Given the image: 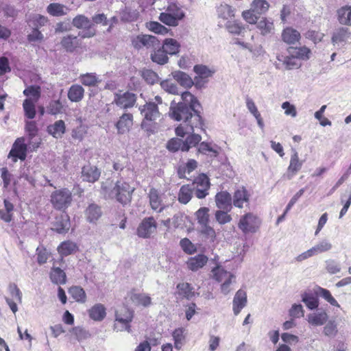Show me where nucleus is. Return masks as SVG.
<instances>
[{"mask_svg": "<svg viewBox=\"0 0 351 351\" xmlns=\"http://www.w3.org/2000/svg\"><path fill=\"white\" fill-rule=\"evenodd\" d=\"M182 99L185 103L179 102L171 106L169 110V115L173 119L183 121L175 128L176 136L184 138L195 128L205 131L204 120L200 111L197 108V106L200 107L197 98L190 92L186 91L182 94Z\"/></svg>", "mask_w": 351, "mask_h": 351, "instance_id": "1", "label": "nucleus"}, {"mask_svg": "<svg viewBox=\"0 0 351 351\" xmlns=\"http://www.w3.org/2000/svg\"><path fill=\"white\" fill-rule=\"evenodd\" d=\"M139 110L142 116H143V119L141 124V128L146 131L149 135L156 132L158 130V124L156 120L160 117V112L157 104L155 102H147L145 104L140 106Z\"/></svg>", "mask_w": 351, "mask_h": 351, "instance_id": "2", "label": "nucleus"}, {"mask_svg": "<svg viewBox=\"0 0 351 351\" xmlns=\"http://www.w3.org/2000/svg\"><path fill=\"white\" fill-rule=\"evenodd\" d=\"M261 223L262 221L256 214L249 212L240 217L237 226L243 234H252L259 230Z\"/></svg>", "mask_w": 351, "mask_h": 351, "instance_id": "3", "label": "nucleus"}, {"mask_svg": "<svg viewBox=\"0 0 351 351\" xmlns=\"http://www.w3.org/2000/svg\"><path fill=\"white\" fill-rule=\"evenodd\" d=\"M134 317V311L123 306L116 311L114 330L117 331H128L130 332L131 322Z\"/></svg>", "mask_w": 351, "mask_h": 351, "instance_id": "4", "label": "nucleus"}, {"mask_svg": "<svg viewBox=\"0 0 351 351\" xmlns=\"http://www.w3.org/2000/svg\"><path fill=\"white\" fill-rule=\"evenodd\" d=\"M72 200V193L66 188L56 190L50 196V202L53 207L60 210L66 209L71 204Z\"/></svg>", "mask_w": 351, "mask_h": 351, "instance_id": "5", "label": "nucleus"}, {"mask_svg": "<svg viewBox=\"0 0 351 351\" xmlns=\"http://www.w3.org/2000/svg\"><path fill=\"white\" fill-rule=\"evenodd\" d=\"M211 272L215 280L222 282L221 285V292L225 295L229 293L231 290V284L235 282V276L219 265L213 268Z\"/></svg>", "mask_w": 351, "mask_h": 351, "instance_id": "6", "label": "nucleus"}, {"mask_svg": "<svg viewBox=\"0 0 351 351\" xmlns=\"http://www.w3.org/2000/svg\"><path fill=\"white\" fill-rule=\"evenodd\" d=\"M72 24L77 29H84L82 33L79 34L82 38H90L95 35V25L84 15L79 14L76 16L73 19Z\"/></svg>", "mask_w": 351, "mask_h": 351, "instance_id": "7", "label": "nucleus"}, {"mask_svg": "<svg viewBox=\"0 0 351 351\" xmlns=\"http://www.w3.org/2000/svg\"><path fill=\"white\" fill-rule=\"evenodd\" d=\"M134 189L125 182H117L113 189L117 200L122 204L131 202L132 195Z\"/></svg>", "mask_w": 351, "mask_h": 351, "instance_id": "8", "label": "nucleus"}, {"mask_svg": "<svg viewBox=\"0 0 351 351\" xmlns=\"http://www.w3.org/2000/svg\"><path fill=\"white\" fill-rule=\"evenodd\" d=\"M189 184L194 188L195 195L198 199H203L208 195L210 184L209 178L206 174H199Z\"/></svg>", "mask_w": 351, "mask_h": 351, "instance_id": "9", "label": "nucleus"}, {"mask_svg": "<svg viewBox=\"0 0 351 351\" xmlns=\"http://www.w3.org/2000/svg\"><path fill=\"white\" fill-rule=\"evenodd\" d=\"M193 71L196 74L194 77L195 85L202 87L208 82L210 77H213L215 73V69L206 65L196 64L193 67Z\"/></svg>", "mask_w": 351, "mask_h": 351, "instance_id": "10", "label": "nucleus"}, {"mask_svg": "<svg viewBox=\"0 0 351 351\" xmlns=\"http://www.w3.org/2000/svg\"><path fill=\"white\" fill-rule=\"evenodd\" d=\"M158 224L154 217H145L136 229L137 235L143 239H148L156 232Z\"/></svg>", "mask_w": 351, "mask_h": 351, "instance_id": "11", "label": "nucleus"}, {"mask_svg": "<svg viewBox=\"0 0 351 351\" xmlns=\"http://www.w3.org/2000/svg\"><path fill=\"white\" fill-rule=\"evenodd\" d=\"M132 44L135 49H140L154 48L160 45L159 40L154 36L142 34L136 36L132 40Z\"/></svg>", "mask_w": 351, "mask_h": 351, "instance_id": "12", "label": "nucleus"}, {"mask_svg": "<svg viewBox=\"0 0 351 351\" xmlns=\"http://www.w3.org/2000/svg\"><path fill=\"white\" fill-rule=\"evenodd\" d=\"M147 198L150 208L158 213L162 212L167 207V205L163 204L159 191L154 187L149 189L147 193Z\"/></svg>", "mask_w": 351, "mask_h": 351, "instance_id": "13", "label": "nucleus"}, {"mask_svg": "<svg viewBox=\"0 0 351 351\" xmlns=\"http://www.w3.org/2000/svg\"><path fill=\"white\" fill-rule=\"evenodd\" d=\"M27 145L24 138H18L14 143L8 157L13 158V161L16 162L17 159L25 160L27 156Z\"/></svg>", "mask_w": 351, "mask_h": 351, "instance_id": "14", "label": "nucleus"}, {"mask_svg": "<svg viewBox=\"0 0 351 351\" xmlns=\"http://www.w3.org/2000/svg\"><path fill=\"white\" fill-rule=\"evenodd\" d=\"M302 165L303 161L300 160L298 152L293 151L291 155L289 165L285 176L288 180L292 179L302 169Z\"/></svg>", "mask_w": 351, "mask_h": 351, "instance_id": "15", "label": "nucleus"}, {"mask_svg": "<svg viewBox=\"0 0 351 351\" xmlns=\"http://www.w3.org/2000/svg\"><path fill=\"white\" fill-rule=\"evenodd\" d=\"M70 228V219L66 213H62L56 216L52 222L51 229L58 233H66Z\"/></svg>", "mask_w": 351, "mask_h": 351, "instance_id": "16", "label": "nucleus"}, {"mask_svg": "<svg viewBox=\"0 0 351 351\" xmlns=\"http://www.w3.org/2000/svg\"><path fill=\"white\" fill-rule=\"evenodd\" d=\"M129 297L132 302L135 306L148 307L152 304V298L145 293L136 292V290H132L129 293Z\"/></svg>", "mask_w": 351, "mask_h": 351, "instance_id": "17", "label": "nucleus"}, {"mask_svg": "<svg viewBox=\"0 0 351 351\" xmlns=\"http://www.w3.org/2000/svg\"><path fill=\"white\" fill-rule=\"evenodd\" d=\"M133 125V115L131 113L122 114L115 124L117 132L119 134L128 133Z\"/></svg>", "mask_w": 351, "mask_h": 351, "instance_id": "18", "label": "nucleus"}, {"mask_svg": "<svg viewBox=\"0 0 351 351\" xmlns=\"http://www.w3.org/2000/svg\"><path fill=\"white\" fill-rule=\"evenodd\" d=\"M250 202V194L247 190L242 186L237 189L232 198V204L235 207L239 208H243L245 203L248 204Z\"/></svg>", "mask_w": 351, "mask_h": 351, "instance_id": "19", "label": "nucleus"}, {"mask_svg": "<svg viewBox=\"0 0 351 351\" xmlns=\"http://www.w3.org/2000/svg\"><path fill=\"white\" fill-rule=\"evenodd\" d=\"M216 206L218 208L230 211L232 209V197L228 191H220L215 195Z\"/></svg>", "mask_w": 351, "mask_h": 351, "instance_id": "20", "label": "nucleus"}, {"mask_svg": "<svg viewBox=\"0 0 351 351\" xmlns=\"http://www.w3.org/2000/svg\"><path fill=\"white\" fill-rule=\"evenodd\" d=\"M281 38L287 45H294L300 41L301 35L297 29L287 27L281 33Z\"/></svg>", "mask_w": 351, "mask_h": 351, "instance_id": "21", "label": "nucleus"}, {"mask_svg": "<svg viewBox=\"0 0 351 351\" xmlns=\"http://www.w3.org/2000/svg\"><path fill=\"white\" fill-rule=\"evenodd\" d=\"M136 100L135 94L126 92L122 95H116L114 101L117 106L122 108L132 107Z\"/></svg>", "mask_w": 351, "mask_h": 351, "instance_id": "22", "label": "nucleus"}, {"mask_svg": "<svg viewBox=\"0 0 351 351\" xmlns=\"http://www.w3.org/2000/svg\"><path fill=\"white\" fill-rule=\"evenodd\" d=\"M57 250L61 256L60 261H63V257L75 253L78 250V246L76 243L67 240L60 243Z\"/></svg>", "mask_w": 351, "mask_h": 351, "instance_id": "23", "label": "nucleus"}, {"mask_svg": "<svg viewBox=\"0 0 351 351\" xmlns=\"http://www.w3.org/2000/svg\"><path fill=\"white\" fill-rule=\"evenodd\" d=\"M208 261V257L202 254H199L193 257H191L186 261V265L189 269L192 271H197L205 266Z\"/></svg>", "mask_w": 351, "mask_h": 351, "instance_id": "24", "label": "nucleus"}, {"mask_svg": "<svg viewBox=\"0 0 351 351\" xmlns=\"http://www.w3.org/2000/svg\"><path fill=\"white\" fill-rule=\"evenodd\" d=\"M351 33L347 27H339L335 29L331 37V42L336 44L344 43L350 38Z\"/></svg>", "mask_w": 351, "mask_h": 351, "instance_id": "25", "label": "nucleus"}, {"mask_svg": "<svg viewBox=\"0 0 351 351\" xmlns=\"http://www.w3.org/2000/svg\"><path fill=\"white\" fill-rule=\"evenodd\" d=\"M100 176V171L96 167L87 165L83 167L82 178L83 180L89 182H95Z\"/></svg>", "mask_w": 351, "mask_h": 351, "instance_id": "26", "label": "nucleus"}, {"mask_svg": "<svg viewBox=\"0 0 351 351\" xmlns=\"http://www.w3.org/2000/svg\"><path fill=\"white\" fill-rule=\"evenodd\" d=\"M247 303V294L243 290L239 289L236 293L233 300V311L237 315L241 309L246 305Z\"/></svg>", "mask_w": 351, "mask_h": 351, "instance_id": "27", "label": "nucleus"}, {"mask_svg": "<svg viewBox=\"0 0 351 351\" xmlns=\"http://www.w3.org/2000/svg\"><path fill=\"white\" fill-rule=\"evenodd\" d=\"M194 188L192 185L184 184L182 185L178 193V200L180 204H186L190 202L193 197Z\"/></svg>", "mask_w": 351, "mask_h": 351, "instance_id": "28", "label": "nucleus"}, {"mask_svg": "<svg viewBox=\"0 0 351 351\" xmlns=\"http://www.w3.org/2000/svg\"><path fill=\"white\" fill-rule=\"evenodd\" d=\"M47 131L54 138H62L66 132L65 123L62 120L56 121L54 123L47 126Z\"/></svg>", "mask_w": 351, "mask_h": 351, "instance_id": "29", "label": "nucleus"}, {"mask_svg": "<svg viewBox=\"0 0 351 351\" xmlns=\"http://www.w3.org/2000/svg\"><path fill=\"white\" fill-rule=\"evenodd\" d=\"M62 47L68 52H73L79 45L77 36L67 35L60 42Z\"/></svg>", "mask_w": 351, "mask_h": 351, "instance_id": "30", "label": "nucleus"}, {"mask_svg": "<svg viewBox=\"0 0 351 351\" xmlns=\"http://www.w3.org/2000/svg\"><path fill=\"white\" fill-rule=\"evenodd\" d=\"M84 94V89L82 86L73 84L69 89L68 98L73 102H78L83 99Z\"/></svg>", "mask_w": 351, "mask_h": 351, "instance_id": "31", "label": "nucleus"}, {"mask_svg": "<svg viewBox=\"0 0 351 351\" xmlns=\"http://www.w3.org/2000/svg\"><path fill=\"white\" fill-rule=\"evenodd\" d=\"M337 19L344 25H351V6L345 5L337 10Z\"/></svg>", "mask_w": 351, "mask_h": 351, "instance_id": "32", "label": "nucleus"}, {"mask_svg": "<svg viewBox=\"0 0 351 351\" xmlns=\"http://www.w3.org/2000/svg\"><path fill=\"white\" fill-rule=\"evenodd\" d=\"M177 293L181 298L191 299L195 295L193 287L188 282H181L177 285Z\"/></svg>", "mask_w": 351, "mask_h": 351, "instance_id": "33", "label": "nucleus"}, {"mask_svg": "<svg viewBox=\"0 0 351 351\" xmlns=\"http://www.w3.org/2000/svg\"><path fill=\"white\" fill-rule=\"evenodd\" d=\"M50 279L51 282L56 285H63L66 283V276L65 272L59 267L53 266L50 271Z\"/></svg>", "mask_w": 351, "mask_h": 351, "instance_id": "34", "label": "nucleus"}, {"mask_svg": "<svg viewBox=\"0 0 351 351\" xmlns=\"http://www.w3.org/2000/svg\"><path fill=\"white\" fill-rule=\"evenodd\" d=\"M194 130L189 134H186L184 137L186 135L187 137L184 141V147L182 149V152H188L191 147L197 146L202 140V136L198 134L193 133Z\"/></svg>", "mask_w": 351, "mask_h": 351, "instance_id": "35", "label": "nucleus"}, {"mask_svg": "<svg viewBox=\"0 0 351 351\" xmlns=\"http://www.w3.org/2000/svg\"><path fill=\"white\" fill-rule=\"evenodd\" d=\"M85 215L90 223H94L101 216L102 212L99 206L92 204L86 208Z\"/></svg>", "mask_w": 351, "mask_h": 351, "instance_id": "36", "label": "nucleus"}, {"mask_svg": "<svg viewBox=\"0 0 351 351\" xmlns=\"http://www.w3.org/2000/svg\"><path fill=\"white\" fill-rule=\"evenodd\" d=\"M162 48L169 55L177 54L180 51V44L173 38H166L163 42Z\"/></svg>", "mask_w": 351, "mask_h": 351, "instance_id": "37", "label": "nucleus"}, {"mask_svg": "<svg viewBox=\"0 0 351 351\" xmlns=\"http://www.w3.org/2000/svg\"><path fill=\"white\" fill-rule=\"evenodd\" d=\"M217 12L219 18L227 20L234 16V9L228 4H221L217 8Z\"/></svg>", "mask_w": 351, "mask_h": 351, "instance_id": "38", "label": "nucleus"}, {"mask_svg": "<svg viewBox=\"0 0 351 351\" xmlns=\"http://www.w3.org/2000/svg\"><path fill=\"white\" fill-rule=\"evenodd\" d=\"M291 49L294 50L292 55L295 57V59L307 60L310 58L311 51L308 47L306 46H302L300 47H289L288 49L289 53H291Z\"/></svg>", "mask_w": 351, "mask_h": 351, "instance_id": "39", "label": "nucleus"}, {"mask_svg": "<svg viewBox=\"0 0 351 351\" xmlns=\"http://www.w3.org/2000/svg\"><path fill=\"white\" fill-rule=\"evenodd\" d=\"M276 58L279 62H282V64L287 70H291L298 67V64L297 63L295 57L292 54L287 56H284L282 54H278L276 56Z\"/></svg>", "mask_w": 351, "mask_h": 351, "instance_id": "40", "label": "nucleus"}, {"mask_svg": "<svg viewBox=\"0 0 351 351\" xmlns=\"http://www.w3.org/2000/svg\"><path fill=\"white\" fill-rule=\"evenodd\" d=\"M68 10L64 5L57 3H50L47 8V12L53 16L65 15Z\"/></svg>", "mask_w": 351, "mask_h": 351, "instance_id": "41", "label": "nucleus"}, {"mask_svg": "<svg viewBox=\"0 0 351 351\" xmlns=\"http://www.w3.org/2000/svg\"><path fill=\"white\" fill-rule=\"evenodd\" d=\"M328 315L326 312L312 313L308 316V322L313 326H322L326 322Z\"/></svg>", "mask_w": 351, "mask_h": 351, "instance_id": "42", "label": "nucleus"}, {"mask_svg": "<svg viewBox=\"0 0 351 351\" xmlns=\"http://www.w3.org/2000/svg\"><path fill=\"white\" fill-rule=\"evenodd\" d=\"M246 106L249 111L254 115V117L256 119L258 125L261 128H263L264 127L263 120L254 101L252 99L247 97Z\"/></svg>", "mask_w": 351, "mask_h": 351, "instance_id": "43", "label": "nucleus"}, {"mask_svg": "<svg viewBox=\"0 0 351 351\" xmlns=\"http://www.w3.org/2000/svg\"><path fill=\"white\" fill-rule=\"evenodd\" d=\"M151 59L154 62L158 64H165L168 62L169 58L165 49L159 48L151 53Z\"/></svg>", "mask_w": 351, "mask_h": 351, "instance_id": "44", "label": "nucleus"}, {"mask_svg": "<svg viewBox=\"0 0 351 351\" xmlns=\"http://www.w3.org/2000/svg\"><path fill=\"white\" fill-rule=\"evenodd\" d=\"M257 28L260 30L261 34L263 36L271 33L274 29V23L268 20L267 18H263L257 23Z\"/></svg>", "mask_w": 351, "mask_h": 351, "instance_id": "45", "label": "nucleus"}, {"mask_svg": "<svg viewBox=\"0 0 351 351\" xmlns=\"http://www.w3.org/2000/svg\"><path fill=\"white\" fill-rule=\"evenodd\" d=\"M146 27L149 31L160 35H166L171 31L169 29L156 21L147 23Z\"/></svg>", "mask_w": 351, "mask_h": 351, "instance_id": "46", "label": "nucleus"}, {"mask_svg": "<svg viewBox=\"0 0 351 351\" xmlns=\"http://www.w3.org/2000/svg\"><path fill=\"white\" fill-rule=\"evenodd\" d=\"M176 80L182 86L185 88H191L195 84V80L186 73L184 72H178L174 75Z\"/></svg>", "mask_w": 351, "mask_h": 351, "instance_id": "47", "label": "nucleus"}, {"mask_svg": "<svg viewBox=\"0 0 351 351\" xmlns=\"http://www.w3.org/2000/svg\"><path fill=\"white\" fill-rule=\"evenodd\" d=\"M227 31L234 35H240L245 30V27L237 21H230L226 24Z\"/></svg>", "mask_w": 351, "mask_h": 351, "instance_id": "48", "label": "nucleus"}, {"mask_svg": "<svg viewBox=\"0 0 351 351\" xmlns=\"http://www.w3.org/2000/svg\"><path fill=\"white\" fill-rule=\"evenodd\" d=\"M251 8L258 15L265 14L269 8V3L266 0H254Z\"/></svg>", "mask_w": 351, "mask_h": 351, "instance_id": "49", "label": "nucleus"}, {"mask_svg": "<svg viewBox=\"0 0 351 351\" xmlns=\"http://www.w3.org/2000/svg\"><path fill=\"white\" fill-rule=\"evenodd\" d=\"M69 293L71 297L78 302H84L86 301V293L84 290L79 286H73L69 289Z\"/></svg>", "mask_w": 351, "mask_h": 351, "instance_id": "50", "label": "nucleus"}, {"mask_svg": "<svg viewBox=\"0 0 351 351\" xmlns=\"http://www.w3.org/2000/svg\"><path fill=\"white\" fill-rule=\"evenodd\" d=\"M105 315V308L101 304H96L89 310L90 317L95 321L101 320Z\"/></svg>", "mask_w": 351, "mask_h": 351, "instance_id": "51", "label": "nucleus"}, {"mask_svg": "<svg viewBox=\"0 0 351 351\" xmlns=\"http://www.w3.org/2000/svg\"><path fill=\"white\" fill-rule=\"evenodd\" d=\"M166 10L169 12L180 23L184 19L185 13L176 3H171L168 5Z\"/></svg>", "mask_w": 351, "mask_h": 351, "instance_id": "52", "label": "nucleus"}, {"mask_svg": "<svg viewBox=\"0 0 351 351\" xmlns=\"http://www.w3.org/2000/svg\"><path fill=\"white\" fill-rule=\"evenodd\" d=\"M209 209L207 207H201L195 212V217L198 223L201 226L207 225L209 223Z\"/></svg>", "mask_w": 351, "mask_h": 351, "instance_id": "53", "label": "nucleus"}, {"mask_svg": "<svg viewBox=\"0 0 351 351\" xmlns=\"http://www.w3.org/2000/svg\"><path fill=\"white\" fill-rule=\"evenodd\" d=\"M317 294L323 298L330 304L334 306L339 307V304L337 301L332 297L330 292L326 289L322 287H318L317 290Z\"/></svg>", "mask_w": 351, "mask_h": 351, "instance_id": "54", "label": "nucleus"}, {"mask_svg": "<svg viewBox=\"0 0 351 351\" xmlns=\"http://www.w3.org/2000/svg\"><path fill=\"white\" fill-rule=\"evenodd\" d=\"M159 20L164 24L171 27H176L179 25V22L167 10L161 12L158 17Z\"/></svg>", "mask_w": 351, "mask_h": 351, "instance_id": "55", "label": "nucleus"}, {"mask_svg": "<svg viewBox=\"0 0 351 351\" xmlns=\"http://www.w3.org/2000/svg\"><path fill=\"white\" fill-rule=\"evenodd\" d=\"M184 141L178 138H172L167 143V149L171 152H176L179 150L182 152Z\"/></svg>", "mask_w": 351, "mask_h": 351, "instance_id": "56", "label": "nucleus"}, {"mask_svg": "<svg viewBox=\"0 0 351 351\" xmlns=\"http://www.w3.org/2000/svg\"><path fill=\"white\" fill-rule=\"evenodd\" d=\"M34 102L31 98H27L23 101L25 114L28 119H33L36 114Z\"/></svg>", "mask_w": 351, "mask_h": 351, "instance_id": "57", "label": "nucleus"}, {"mask_svg": "<svg viewBox=\"0 0 351 351\" xmlns=\"http://www.w3.org/2000/svg\"><path fill=\"white\" fill-rule=\"evenodd\" d=\"M182 250L187 254H193L197 252L196 246L188 239H182L180 241Z\"/></svg>", "mask_w": 351, "mask_h": 351, "instance_id": "58", "label": "nucleus"}, {"mask_svg": "<svg viewBox=\"0 0 351 351\" xmlns=\"http://www.w3.org/2000/svg\"><path fill=\"white\" fill-rule=\"evenodd\" d=\"M80 81L84 86H93L100 81L95 73H86L80 75Z\"/></svg>", "mask_w": 351, "mask_h": 351, "instance_id": "59", "label": "nucleus"}, {"mask_svg": "<svg viewBox=\"0 0 351 351\" xmlns=\"http://www.w3.org/2000/svg\"><path fill=\"white\" fill-rule=\"evenodd\" d=\"M172 336L174 340L175 348L177 350H180L184 340V329L182 328L175 329L172 333Z\"/></svg>", "mask_w": 351, "mask_h": 351, "instance_id": "60", "label": "nucleus"}, {"mask_svg": "<svg viewBox=\"0 0 351 351\" xmlns=\"http://www.w3.org/2000/svg\"><path fill=\"white\" fill-rule=\"evenodd\" d=\"M228 212L229 211H226L222 209L217 210L215 213L216 221L219 224H226L230 222L232 218L231 215L228 213Z\"/></svg>", "mask_w": 351, "mask_h": 351, "instance_id": "61", "label": "nucleus"}, {"mask_svg": "<svg viewBox=\"0 0 351 351\" xmlns=\"http://www.w3.org/2000/svg\"><path fill=\"white\" fill-rule=\"evenodd\" d=\"M200 232L206 239L209 240L210 242H214L216 239L215 230L213 228L210 226L208 223L207 225L202 226Z\"/></svg>", "mask_w": 351, "mask_h": 351, "instance_id": "62", "label": "nucleus"}, {"mask_svg": "<svg viewBox=\"0 0 351 351\" xmlns=\"http://www.w3.org/2000/svg\"><path fill=\"white\" fill-rule=\"evenodd\" d=\"M302 302L311 310L316 308L319 305L317 298L309 293H304L302 295Z\"/></svg>", "mask_w": 351, "mask_h": 351, "instance_id": "63", "label": "nucleus"}, {"mask_svg": "<svg viewBox=\"0 0 351 351\" xmlns=\"http://www.w3.org/2000/svg\"><path fill=\"white\" fill-rule=\"evenodd\" d=\"M241 15L243 19L250 24H256L259 19V16L252 8L250 10L243 11Z\"/></svg>", "mask_w": 351, "mask_h": 351, "instance_id": "64", "label": "nucleus"}]
</instances>
